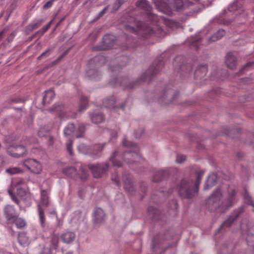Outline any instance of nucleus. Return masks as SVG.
I'll return each instance as SVG.
<instances>
[{
	"instance_id": "37",
	"label": "nucleus",
	"mask_w": 254,
	"mask_h": 254,
	"mask_svg": "<svg viewBox=\"0 0 254 254\" xmlns=\"http://www.w3.org/2000/svg\"><path fill=\"white\" fill-rule=\"evenodd\" d=\"M48 133V131L46 130L44 128H41L38 132V135L40 137H44Z\"/></svg>"
},
{
	"instance_id": "35",
	"label": "nucleus",
	"mask_w": 254,
	"mask_h": 254,
	"mask_svg": "<svg viewBox=\"0 0 254 254\" xmlns=\"http://www.w3.org/2000/svg\"><path fill=\"white\" fill-rule=\"evenodd\" d=\"M244 199L245 202L247 203L248 204L252 205L251 198L247 192H246L244 194Z\"/></svg>"
},
{
	"instance_id": "30",
	"label": "nucleus",
	"mask_w": 254,
	"mask_h": 254,
	"mask_svg": "<svg viewBox=\"0 0 254 254\" xmlns=\"http://www.w3.org/2000/svg\"><path fill=\"white\" fill-rule=\"evenodd\" d=\"M186 156L182 154H179L177 156L176 161L177 163L180 164L184 162L186 160Z\"/></svg>"
},
{
	"instance_id": "41",
	"label": "nucleus",
	"mask_w": 254,
	"mask_h": 254,
	"mask_svg": "<svg viewBox=\"0 0 254 254\" xmlns=\"http://www.w3.org/2000/svg\"><path fill=\"white\" fill-rule=\"evenodd\" d=\"M52 22V21H51L45 26L43 27V28L41 29L42 34L46 32L50 28V27L51 26Z\"/></svg>"
},
{
	"instance_id": "6",
	"label": "nucleus",
	"mask_w": 254,
	"mask_h": 254,
	"mask_svg": "<svg viewBox=\"0 0 254 254\" xmlns=\"http://www.w3.org/2000/svg\"><path fill=\"white\" fill-rule=\"evenodd\" d=\"M126 27L129 31L137 32L142 30L145 33L149 32V34H151V32H149L151 31L150 27L143 25V24L140 21H131L129 24L126 25Z\"/></svg>"
},
{
	"instance_id": "12",
	"label": "nucleus",
	"mask_w": 254,
	"mask_h": 254,
	"mask_svg": "<svg viewBox=\"0 0 254 254\" xmlns=\"http://www.w3.org/2000/svg\"><path fill=\"white\" fill-rule=\"evenodd\" d=\"M154 2L159 10L164 13L169 12V0H154Z\"/></svg>"
},
{
	"instance_id": "49",
	"label": "nucleus",
	"mask_w": 254,
	"mask_h": 254,
	"mask_svg": "<svg viewBox=\"0 0 254 254\" xmlns=\"http://www.w3.org/2000/svg\"><path fill=\"white\" fill-rule=\"evenodd\" d=\"M87 177H88L87 173L84 172L83 176H81V179L82 180H84V179H86L87 178Z\"/></svg>"
},
{
	"instance_id": "53",
	"label": "nucleus",
	"mask_w": 254,
	"mask_h": 254,
	"mask_svg": "<svg viewBox=\"0 0 254 254\" xmlns=\"http://www.w3.org/2000/svg\"><path fill=\"white\" fill-rule=\"evenodd\" d=\"M4 33V30H3L1 32H0V40L2 38Z\"/></svg>"
},
{
	"instance_id": "5",
	"label": "nucleus",
	"mask_w": 254,
	"mask_h": 254,
	"mask_svg": "<svg viewBox=\"0 0 254 254\" xmlns=\"http://www.w3.org/2000/svg\"><path fill=\"white\" fill-rule=\"evenodd\" d=\"M21 164L30 172L39 174L42 170V167L40 163L36 159L29 158L25 159L21 162Z\"/></svg>"
},
{
	"instance_id": "52",
	"label": "nucleus",
	"mask_w": 254,
	"mask_h": 254,
	"mask_svg": "<svg viewBox=\"0 0 254 254\" xmlns=\"http://www.w3.org/2000/svg\"><path fill=\"white\" fill-rule=\"evenodd\" d=\"M25 195L27 196V197H29V198L31 199L32 197V196L31 194L29 192H26Z\"/></svg>"
},
{
	"instance_id": "14",
	"label": "nucleus",
	"mask_w": 254,
	"mask_h": 254,
	"mask_svg": "<svg viewBox=\"0 0 254 254\" xmlns=\"http://www.w3.org/2000/svg\"><path fill=\"white\" fill-rule=\"evenodd\" d=\"M105 218V214L103 209L100 208H96L94 212V221L96 223H100Z\"/></svg>"
},
{
	"instance_id": "34",
	"label": "nucleus",
	"mask_w": 254,
	"mask_h": 254,
	"mask_svg": "<svg viewBox=\"0 0 254 254\" xmlns=\"http://www.w3.org/2000/svg\"><path fill=\"white\" fill-rule=\"evenodd\" d=\"M72 141L70 139L68 140L67 141V142H66V148H67V151L69 152V153L71 155L72 154Z\"/></svg>"
},
{
	"instance_id": "54",
	"label": "nucleus",
	"mask_w": 254,
	"mask_h": 254,
	"mask_svg": "<svg viewBox=\"0 0 254 254\" xmlns=\"http://www.w3.org/2000/svg\"><path fill=\"white\" fill-rule=\"evenodd\" d=\"M61 108V107L60 106H58V107H56L55 108V109H54V110L55 111H58L59 110V109H60Z\"/></svg>"
},
{
	"instance_id": "28",
	"label": "nucleus",
	"mask_w": 254,
	"mask_h": 254,
	"mask_svg": "<svg viewBox=\"0 0 254 254\" xmlns=\"http://www.w3.org/2000/svg\"><path fill=\"white\" fill-rule=\"evenodd\" d=\"M116 156H117V152H115L111 156V157L110 158V160L112 162L113 165L114 167H120L122 166V163L120 161H119L115 159V157Z\"/></svg>"
},
{
	"instance_id": "45",
	"label": "nucleus",
	"mask_w": 254,
	"mask_h": 254,
	"mask_svg": "<svg viewBox=\"0 0 254 254\" xmlns=\"http://www.w3.org/2000/svg\"><path fill=\"white\" fill-rule=\"evenodd\" d=\"M108 8V6L105 7L99 13V15L100 17L102 16L106 12V10H107Z\"/></svg>"
},
{
	"instance_id": "16",
	"label": "nucleus",
	"mask_w": 254,
	"mask_h": 254,
	"mask_svg": "<svg viewBox=\"0 0 254 254\" xmlns=\"http://www.w3.org/2000/svg\"><path fill=\"white\" fill-rule=\"evenodd\" d=\"M217 179V177L216 175L214 174H211L208 177L207 180L205 183L204 188V190H208L210 188L213 186L216 182Z\"/></svg>"
},
{
	"instance_id": "31",
	"label": "nucleus",
	"mask_w": 254,
	"mask_h": 254,
	"mask_svg": "<svg viewBox=\"0 0 254 254\" xmlns=\"http://www.w3.org/2000/svg\"><path fill=\"white\" fill-rule=\"evenodd\" d=\"M126 1V0H117L115 5V6L114 7L113 11H117L120 6Z\"/></svg>"
},
{
	"instance_id": "60",
	"label": "nucleus",
	"mask_w": 254,
	"mask_h": 254,
	"mask_svg": "<svg viewBox=\"0 0 254 254\" xmlns=\"http://www.w3.org/2000/svg\"><path fill=\"white\" fill-rule=\"evenodd\" d=\"M140 135H138L136 133H135L134 134V136L136 137V138H139L140 137Z\"/></svg>"
},
{
	"instance_id": "42",
	"label": "nucleus",
	"mask_w": 254,
	"mask_h": 254,
	"mask_svg": "<svg viewBox=\"0 0 254 254\" xmlns=\"http://www.w3.org/2000/svg\"><path fill=\"white\" fill-rule=\"evenodd\" d=\"M250 241L254 242V236L253 235H249L247 238V241L249 245L252 246L251 244Z\"/></svg>"
},
{
	"instance_id": "2",
	"label": "nucleus",
	"mask_w": 254,
	"mask_h": 254,
	"mask_svg": "<svg viewBox=\"0 0 254 254\" xmlns=\"http://www.w3.org/2000/svg\"><path fill=\"white\" fill-rule=\"evenodd\" d=\"M203 171L196 174V181L194 183L191 180L183 179L179 187L178 192L183 198H190L195 195L198 191V186L203 175Z\"/></svg>"
},
{
	"instance_id": "19",
	"label": "nucleus",
	"mask_w": 254,
	"mask_h": 254,
	"mask_svg": "<svg viewBox=\"0 0 254 254\" xmlns=\"http://www.w3.org/2000/svg\"><path fill=\"white\" fill-rule=\"evenodd\" d=\"M55 93L52 89L47 91L43 99V104L50 103L54 98Z\"/></svg>"
},
{
	"instance_id": "55",
	"label": "nucleus",
	"mask_w": 254,
	"mask_h": 254,
	"mask_svg": "<svg viewBox=\"0 0 254 254\" xmlns=\"http://www.w3.org/2000/svg\"><path fill=\"white\" fill-rule=\"evenodd\" d=\"M224 226H230V225L229 224V221L227 220L226 221H225L224 223Z\"/></svg>"
},
{
	"instance_id": "58",
	"label": "nucleus",
	"mask_w": 254,
	"mask_h": 254,
	"mask_svg": "<svg viewBox=\"0 0 254 254\" xmlns=\"http://www.w3.org/2000/svg\"><path fill=\"white\" fill-rule=\"evenodd\" d=\"M49 140L51 142V143H52L53 142V137L50 136H49Z\"/></svg>"
},
{
	"instance_id": "32",
	"label": "nucleus",
	"mask_w": 254,
	"mask_h": 254,
	"mask_svg": "<svg viewBox=\"0 0 254 254\" xmlns=\"http://www.w3.org/2000/svg\"><path fill=\"white\" fill-rule=\"evenodd\" d=\"M24 184V181L23 179H19L13 182L12 185L14 186L17 189H19V186Z\"/></svg>"
},
{
	"instance_id": "26",
	"label": "nucleus",
	"mask_w": 254,
	"mask_h": 254,
	"mask_svg": "<svg viewBox=\"0 0 254 254\" xmlns=\"http://www.w3.org/2000/svg\"><path fill=\"white\" fill-rule=\"evenodd\" d=\"M75 129L74 125L69 124L67 125L64 130V134L66 136L72 135Z\"/></svg>"
},
{
	"instance_id": "44",
	"label": "nucleus",
	"mask_w": 254,
	"mask_h": 254,
	"mask_svg": "<svg viewBox=\"0 0 254 254\" xmlns=\"http://www.w3.org/2000/svg\"><path fill=\"white\" fill-rule=\"evenodd\" d=\"M123 144L125 146H132L133 145L128 142L126 139H124Z\"/></svg>"
},
{
	"instance_id": "23",
	"label": "nucleus",
	"mask_w": 254,
	"mask_h": 254,
	"mask_svg": "<svg viewBox=\"0 0 254 254\" xmlns=\"http://www.w3.org/2000/svg\"><path fill=\"white\" fill-rule=\"evenodd\" d=\"M88 106V99L86 97L84 96H82L80 98L79 105V110L80 112H82L85 110Z\"/></svg>"
},
{
	"instance_id": "43",
	"label": "nucleus",
	"mask_w": 254,
	"mask_h": 254,
	"mask_svg": "<svg viewBox=\"0 0 254 254\" xmlns=\"http://www.w3.org/2000/svg\"><path fill=\"white\" fill-rule=\"evenodd\" d=\"M131 188V185H130V182H128V183H126V182H125V184H124V188L126 190H130V189Z\"/></svg>"
},
{
	"instance_id": "62",
	"label": "nucleus",
	"mask_w": 254,
	"mask_h": 254,
	"mask_svg": "<svg viewBox=\"0 0 254 254\" xmlns=\"http://www.w3.org/2000/svg\"><path fill=\"white\" fill-rule=\"evenodd\" d=\"M40 23H39L38 24V25L36 26V27H37L39 25H40Z\"/></svg>"
},
{
	"instance_id": "29",
	"label": "nucleus",
	"mask_w": 254,
	"mask_h": 254,
	"mask_svg": "<svg viewBox=\"0 0 254 254\" xmlns=\"http://www.w3.org/2000/svg\"><path fill=\"white\" fill-rule=\"evenodd\" d=\"M106 104H109L107 106L108 108H114L115 105V101L114 98H112L110 100H108L106 101L105 102V104L106 105Z\"/></svg>"
},
{
	"instance_id": "38",
	"label": "nucleus",
	"mask_w": 254,
	"mask_h": 254,
	"mask_svg": "<svg viewBox=\"0 0 254 254\" xmlns=\"http://www.w3.org/2000/svg\"><path fill=\"white\" fill-rule=\"evenodd\" d=\"M8 192L9 195L11 196V198L12 199V200L13 201H14L16 204H18L19 203V201L17 199V198H16V197L15 196V195L13 193L11 190H8Z\"/></svg>"
},
{
	"instance_id": "7",
	"label": "nucleus",
	"mask_w": 254,
	"mask_h": 254,
	"mask_svg": "<svg viewBox=\"0 0 254 254\" xmlns=\"http://www.w3.org/2000/svg\"><path fill=\"white\" fill-rule=\"evenodd\" d=\"M108 168L109 164L108 163L89 165V168L91 170L94 177L97 178L100 177Z\"/></svg>"
},
{
	"instance_id": "3",
	"label": "nucleus",
	"mask_w": 254,
	"mask_h": 254,
	"mask_svg": "<svg viewBox=\"0 0 254 254\" xmlns=\"http://www.w3.org/2000/svg\"><path fill=\"white\" fill-rule=\"evenodd\" d=\"M44 244L40 254H52L53 250H57L59 247V237L53 234L49 237H43Z\"/></svg>"
},
{
	"instance_id": "22",
	"label": "nucleus",
	"mask_w": 254,
	"mask_h": 254,
	"mask_svg": "<svg viewBox=\"0 0 254 254\" xmlns=\"http://www.w3.org/2000/svg\"><path fill=\"white\" fill-rule=\"evenodd\" d=\"M5 172L10 175L21 174L23 173V171L22 169L17 167H10L5 170Z\"/></svg>"
},
{
	"instance_id": "25",
	"label": "nucleus",
	"mask_w": 254,
	"mask_h": 254,
	"mask_svg": "<svg viewBox=\"0 0 254 254\" xmlns=\"http://www.w3.org/2000/svg\"><path fill=\"white\" fill-rule=\"evenodd\" d=\"M207 72V68L205 65H202L197 68L195 71V75L203 77L206 75Z\"/></svg>"
},
{
	"instance_id": "40",
	"label": "nucleus",
	"mask_w": 254,
	"mask_h": 254,
	"mask_svg": "<svg viewBox=\"0 0 254 254\" xmlns=\"http://www.w3.org/2000/svg\"><path fill=\"white\" fill-rule=\"evenodd\" d=\"M237 2V1H234L233 4L229 6L228 9L229 11H233L237 9V5H236Z\"/></svg>"
},
{
	"instance_id": "59",
	"label": "nucleus",
	"mask_w": 254,
	"mask_h": 254,
	"mask_svg": "<svg viewBox=\"0 0 254 254\" xmlns=\"http://www.w3.org/2000/svg\"><path fill=\"white\" fill-rule=\"evenodd\" d=\"M63 57H59L58 60L55 62V63H57L59 61H60L61 60V59Z\"/></svg>"
},
{
	"instance_id": "13",
	"label": "nucleus",
	"mask_w": 254,
	"mask_h": 254,
	"mask_svg": "<svg viewBox=\"0 0 254 254\" xmlns=\"http://www.w3.org/2000/svg\"><path fill=\"white\" fill-rule=\"evenodd\" d=\"M13 153L11 152V150H9V154L14 157H20L26 154V149L23 146L17 145L12 148L11 150Z\"/></svg>"
},
{
	"instance_id": "57",
	"label": "nucleus",
	"mask_w": 254,
	"mask_h": 254,
	"mask_svg": "<svg viewBox=\"0 0 254 254\" xmlns=\"http://www.w3.org/2000/svg\"><path fill=\"white\" fill-rule=\"evenodd\" d=\"M51 213L52 214H55L56 217H57V214L56 213V212H55V210L54 209L51 212Z\"/></svg>"
},
{
	"instance_id": "47",
	"label": "nucleus",
	"mask_w": 254,
	"mask_h": 254,
	"mask_svg": "<svg viewBox=\"0 0 254 254\" xmlns=\"http://www.w3.org/2000/svg\"><path fill=\"white\" fill-rule=\"evenodd\" d=\"M4 159L2 156H0V167H2L4 164Z\"/></svg>"
},
{
	"instance_id": "33",
	"label": "nucleus",
	"mask_w": 254,
	"mask_h": 254,
	"mask_svg": "<svg viewBox=\"0 0 254 254\" xmlns=\"http://www.w3.org/2000/svg\"><path fill=\"white\" fill-rule=\"evenodd\" d=\"M78 150L81 153H86L87 147L84 144H80L78 146Z\"/></svg>"
},
{
	"instance_id": "15",
	"label": "nucleus",
	"mask_w": 254,
	"mask_h": 254,
	"mask_svg": "<svg viewBox=\"0 0 254 254\" xmlns=\"http://www.w3.org/2000/svg\"><path fill=\"white\" fill-rule=\"evenodd\" d=\"M226 64L227 66L233 69L236 65V58L231 53L227 54L226 57Z\"/></svg>"
},
{
	"instance_id": "51",
	"label": "nucleus",
	"mask_w": 254,
	"mask_h": 254,
	"mask_svg": "<svg viewBox=\"0 0 254 254\" xmlns=\"http://www.w3.org/2000/svg\"><path fill=\"white\" fill-rule=\"evenodd\" d=\"M111 136L113 138H116L117 136V133L116 132H114L111 134Z\"/></svg>"
},
{
	"instance_id": "39",
	"label": "nucleus",
	"mask_w": 254,
	"mask_h": 254,
	"mask_svg": "<svg viewBox=\"0 0 254 254\" xmlns=\"http://www.w3.org/2000/svg\"><path fill=\"white\" fill-rule=\"evenodd\" d=\"M54 0H51L47 1L44 5L43 8L44 9H48L51 7L53 4Z\"/></svg>"
},
{
	"instance_id": "11",
	"label": "nucleus",
	"mask_w": 254,
	"mask_h": 254,
	"mask_svg": "<svg viewBox=\"0 0 254 254\" xmlns=\"http://www.w3.org/2000/svg\"><path fill=\"white\" fill-rule=\"evenodd\" d=\"M199 0H175L174 6L177 9H181L190 6L191 4H196Z\"/></svg>"
},
{
	"instance_id": "50",
	"label": "nucleus",
	"mask_w": 254,
	"mask_h": 254,
	"mask_svg": "<svg viewBox=\"0 0 254 254\" xmlns=\"http://www.w3.org/2000/svg\"><path fill=\"white\" fill-rule=\"evenodd\" d=\"M83 127H80V129L82 130V131H81V133L80 134L78 135V134H77L76 135V136L77 138H78V137H82V134L83 133Z\"/></svg>"
},
{
	"instance_id": "27",
	"label": "nucleus",
	"mask_w": 254,
	"mask_h": 254,
	"mask_svg": "<svg viewBox=\"0 0 254 254\" xmlns=\"http://www.w3.org/2000/svg\"><path fill=\"white\" fill-rule=\"evenodd\" d=\"M91 120L94 124H99L103 122L104 117L102 114H95L91 116Z\"/></svg>"
},
{
	"instance_id": "21",
	"label": "nucleus",
	"mask_w": 254,
	"mask_h": 254,
	"mask_svg": "<svg viewBox=\"0 0 254 254\" xmlns=\"http://www.w3.org/2000/svg\"><path fill=\"white\" fill-rule=\"evenodd\" d=\"M225 34V31L223 29H220L210 37V41L211 42H215L217 40H218L220 39Z\"/></svg>"
},
{
	"instance_id": "36",
	"label": "nucleus",
	"mask_w": 254,
	"mask_h": 254,
	"mask_svg": "<svg viewBox=\"0 0 254 254\" xmlns=\"http://www.w3.org/2000/svg\"><path fill=\"white\" fill-rule=\"evenodd\" d=\"M52 50L51 49H47L46 51L43 52L40 56L38 57V60H40L42 57H47L49 56L50 53L51 52Z\"/></svg>"
},
{
	"instance_id": "48",
	"label": "nucleus",
	"mask_w": 254,
	"mask_h": 254,
	"mask_svg": "<svg viewBox=\"0 0 254 254\" xmlns=\"http://www.w3.org/2000/svg\"><path fill=\"white\" fill-rule=\"evenodd\" d=\"M92 72V70H89V71H88L87 74H88V75L89 76H91V78H95V75H97V74H98V73L97 72H96L94 73V75H91V72Z\"/></svg>"
},
{
	"instance_id": "9",
	"label": "nucleus",
	"mask_w": 254,
	"mask_h": 254,
	"mask_svg": "<svg viewBox=\"0 0 254 254\" xmlns=\"http://www.w3.org/2000/svg\"><path fill=\"white\" fill-rule=\"evenodd\" d=\"M4 213L8 222H14V219L18 215L14 208L11 205H7L4 209Z\"/></svg>"
},
{
	"instance_id": "8",
	"label": "nucleus",
	"mask_w": 254,
	"mask_h": 254,
	"mask_svg": "<svg viewBox=\"0 0 254 254\" xmlns=\"http://www.w3.org/2000/svg\"><path fill=\"white\" fill-rule=\"evenodd\" d=\"M136 6L146 10L147 14L151 20H154L156 19V16L152 14L151 7L146 0H139L136 2Z\"/></svg>"
},
{
	"instance_id": "61",
	"label": "nucleus",
	"mask_w": 254,
	"mask_h": 254,
	"mask_svg": "<svg viewBox=\"0 0 254 254\" xmlns=\"http://www.w3.org/2000/svg\"><path fill=\"white\" fill-rule=\"evenodd\" d=\"M249 64H248L247 65H246V66H245V67H244V68H246V67H247Z\"/></svg>"
},
{
	"instance_id": "18",
	"label": "nucleus",
	"mask_w": 254,
	"mask_h": 254,
	"mask_svg": "<svg viewBox=\"0 0 254 254\" xmlns=\"http://www.w3.org/2000/svg\"><path fill=\"white\" fill-rule=\"evenodd\" d=\"M18 240L20 245L23 247L28 246L30 243L28 237L25 233H20L18 236Z\"/></svg>"
},
{
	"instance_id": "17",
	"label": "nucleus",
	"mask_w": 254,
	"mask_h": 254,
	"mask_svg": "<svg viewBox=\"0 0 254 254\" xmlns=\"http://www.w3.org/2000/svg\"><path fill=\"white\" fill-rule=\"evenodd\" d=\"M75 234L71 232H66L61 236V239L64 243H71L75 239Z\"/></svg>"
},
{
	"instance_id": "56",
	"label": "nucleus",
	"mask_w": 254,
	"mask_h": 254,
	"mask_svg": "<svg viewBox=\"0 0 254 254\" xmlns=\"http://www.w3.org/2000/svg\"><path fill=\"white\" fill-rule=\"evenodd\" d=\"M112 180H114V181L116 182V183L117 184V185H118V184H119V180H118V179H116H116H112Z\"/></svg>"
},
{
	"instance_id": "4",
	"label": "nucleus",
	"mask_w": 254,
	"mask_h": 254,
	"mask_svg": "<svg viewBox=\"0 0 254 254\" xmlns=\"http://www.w3.org/2000/svg\"><path fill=\"white\" fill-rule=\"evenodd\" d=\"M50 205L49 197L48 192L44 190H41L40 203L37 205L38 212L40 222L42 227L45 226V216L44 214V210L42 207V205L48 206Z\"/></svg>"
},
{
	"instance_id": "1",
	"label": "nucleus",
	"mask_w": 254,
	"mask_h": 254,
	"mask_svg": "<svg viewBox=\"0 0 254 254\" xmlns=\"http://www.w3.org/2000/svg\"><path fill=\"white\" fill-rule=\"evenodd\" d=\"M223 193L222 189H217L208 198L207 204L211 211L224 213L237 202L234 190H231L229 191L228 195L225 200L222 199Z\"/></svg>"
},
{
	"instance_id": "10",
	"label": "nucleus",
	"mask_w": 254,
	"mask_h": 254,
	"mask_svg": "<svg viewBox=\"0 0 254 254\" xmlns=\"http://www.w3.org/2000/svg\"><path fill=\"white\" fill-rule=\"evenodd\" d=\"M124 159L127 163L139 162L141 160V156L137 152H126Z\"/></svg>"
},
{
	"instance_id": "20",
	"label": "nucleus",
	"mask_w": 254,
	"mask_h": 254,
	"mask_svg": "<svg viewBox=\"0 0 254 254\" xmlns=\"http://www.w3.org/2000/svg\"><path fill=\"white\" fill-rule=\"evenodd\" d=\"M63 173L70 178H75L77 174L76 170L74 167H67L63 171Z\"/></svg>"
},
{
	"instance_id": "63",
	"label": "nucleus",
	"mask_w": 254,
	"mask_h": 254,
	"mask_svg": "<svg viewBox=\"0 0 254 254\" xmlns=\"http://www.w3.org/2000/svg\"><path fill=\"white\" fill-rule=\"evenodd\" d=\"M161 179L158 180V181L161 180ZM155 181H158V180H155Z\"/></svg>"
},
{
	"instance_id": "46",
	"label": "nucleus",
	"mask_w": 254,
	"mask_h": 254,
	"mask_svg": "<svg viewBox=\"0 0 254 254\" xmlns=\"http://www.w3.org/2000/svg\"><path fill=\"white\" fill-rule=\"evenodd\" d=\"M94 148L95 149H97L98 151H100L102 150V149L103 148V145H101V144L96 145L94 146Z\"/></svg>"
},
{
	"instance_id": "24",
	"label": "nucleus",
	"mask_w": 254,
	"mask_h": 254,
	"mask_svg": "<svg viewBox=\"0 0 254 254\" xmlns=\"http://www.w3.org/2000/svg\"><path fill=\"white\" fill-rule=\"evenodd\" d=\"M11 223H14L17 228H22L25 226L26 223V221L22 218L18 217V215L14 219V222Z\"/></svg>"
}]
</instances>
